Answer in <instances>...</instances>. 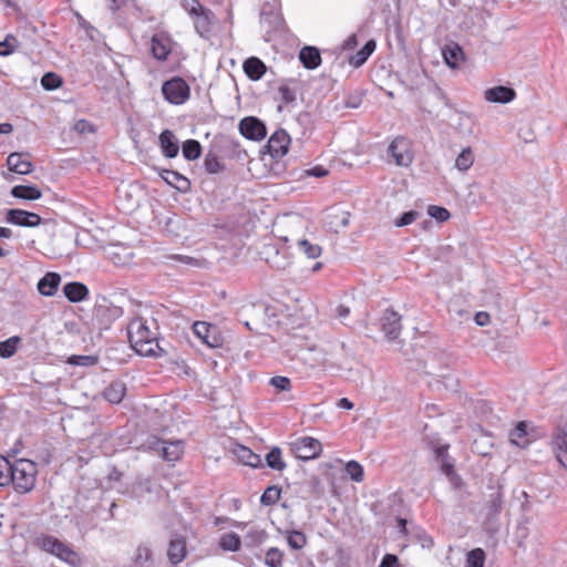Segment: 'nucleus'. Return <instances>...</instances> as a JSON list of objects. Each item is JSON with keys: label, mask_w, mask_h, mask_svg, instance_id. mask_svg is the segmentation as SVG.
<instances>
[{"label": "nucleus", "mask_w": 567, "mask_h": 567, "mask_svg": "<svg viewBox=\"0 0 567 567\" xmlns=\"http://www.w3.org/2000/svg\"><path fill=\"white\" fill-rule=\"evenodd\" d=\"M127 336L132 348L143 357H158L162 349L154 333L142 318L133 319L127 328Z\"/></svg>", "instance_id": "nucleus-1"}, {"label": "nucleus", "mask_w": 567, "mask_h": 567, "mask_svg": "<svg viewBox=\"0 0 567 567\" xmlns=\"http://www.w3.org/2000/svg\"><path fill=\"white\" fill-rule=\"evenodd\" d=\"M37 475L35 463L29 460H18L13 463L12 481L14 489L18 493L24 494L34 487Z\"/></svg>", "instance_id": "nucleus-2"}, {"label": "nucleus", "mask_w": 567, "mask_h": 567, "mask_svg": "<svg viewBox=\"0 0 567 567\" xmlns=\"http://www.w3.org/2000/svg\"><path fill=\"white\" fill-rule=\"evenodd\" d=\"M162 93L171 104L181 105L189 99L190 89L184 79L175 76L163 83Z\"/></svg>", "instance_id": "nucleus-3"}, {"label": "nucleus", "mask_w": 567, "mask_h": 567, "mask_svg": "<svg viewBox=\"0 0 567 567\" xmlns=\"http://www.w3.org/2000/svg\"><path fill=\"white\" fill-rule=\"evenodd\" d=\"M322 450L321 443L310 436L297 439L291 443V451L300 460H312L320 455Z\"/></svg>", "instance_id": "nucleus-4"}, {"label": "nucleus", "mask_w": 567, "mask_h": 567, "mask_svg": "<svg viewBox=\"0 0 567 567\" xmlns=\"http://www.w3.org/2000/svg\"><path fill=\"white\" fill-rule=\"evenodd\" d=\"M260 22L268 28V31H277L282 27L279 0H268L262 3Z\"/></svg>", "instance_id": "nucleus-5"}, {"label": "nucleus", "mask_w": 567, "mask_h": 567, "mask_svg": "<svg viewBox=\"0 0 567 567\" xmlns=\"http://www.w3.org/2000/svg\"><path fill=\"white\" fill-rule=\"evenodd\" d=\"M550 450L559 465L567 471V427H558L554 432Z\"/></svg>", "instance_id": "nucleus-6"}, {"label": "nucleus", "mask_w": 567, "mask_h": 567, "mask_svg": "<svg viewBox=\"0 0 567 567\" xmlns=\"http://www.w3.org/2000/svg\"><path fill=\"white\" fill-rule=\"evenodd\" d=\"M40 544L45 551L58 556L59 558L66 563L74 564L76 559V554L70 548H68L59 539L52 536H45L40 539Z\"/></svg>", "instance_id": "nucleus-7"}, {"label": "nucleus", "mask_w": 567, "mask_h": 567, "mask_svg": "<svg viewBox=\"0 0 567 567\" xmlns=\"http://www.w3.org/2000/svg\"><path fill=\"white\" fill-rule=\"evenodd\" d=\"M239 131L243 136L251 141H261L267 135L265 124L254 116H248L239 122Z\"/></svg>", "instance_id": "nucleus-8"}, {"label": "nucleus", "mask_w": 567, "mask_h": 567, "mask_svg": "<svg viewBox=\"0 0 567 567\" xmlns=\"http://www.w3.org/2000/svg\"><path fill=\"white\" fill-rule=\"evenodd\" d=\"M6 220L9 224L21 227H37L41 224V217L23 209H9L6 214Z\"/></svg>", "instance_id": "nucleus-9"}, {"label": "nucleus", "mask_w": 567, "mask_h": 567, "mask_svg": "<svg viewBox=\"0 0 567 567\" xmlns=\"http://www.w3.org/2000/svg\"><path fill=\"white\" fill-rule=\"evenodd\" d=\"M381 329L388 339H398L402 329L399 313L393 310H385L381 317Z\"/></svg>", "instance_id": "nucleus-10"}, {"label": "nucleus", "mask_w": 567, "mask_h": 567, "mask_svg": "<svg viewBox=\"0 0 567 567\" xmlns=\"http://www.w3.org/2000/svg\"><path fill=\"white\" fill-rule=\"evenodd\" d=\"M389 152L398 166L406 167L412 163V153L409 150L408 142L402 137L393 140L389 146Z\"/></svg>", "instance_id": "nucleus-11"}, {"label": "nucleus", "mask_w": 567, "mask_h": 567, "mask_svg": "<svg viewBox=\"0 0 567 567\" xmlns=\"http://www.w3.org/2000/svg\"><path fill=\"white\" fill-rule=\"evenodd\" d=\"M194 333L208 347L218 348L220 338L217 334V328L204 321H197L193 326Z\"/></svg>", "instance_id": "nucleus-12"}, {"label": "nucleus", "mask_w": 567, "mask_h": 567, "mask_svg": "<svg viewBox=\"0 0 567 567\" xmlns=\"http://www.w3.org/2000/svg\"><path fill=\"white\" fill-rule=\"evenodd\" d=\"M151 51L158 61H165L172 51L171 38L163 33H155L151 39Z\"/></svg>", "instance_id": "nucleus-13"}, {"label": "nucleus", "mask_w": 567, "mask_h": 567, "mask_svg": "<svg viewBox=\"0 0 567 567\" xmlns=\"http://www.w3.org/2000/svg\"><path fill=\"white\" fill-rule=\"evenodd\" d=\"M186 538L182 535H174L168 544L167 557L172 565H177L186 557Z\"/></svg>", "instance_id": "nucleus-14"}, {"label": "nucleus", "mask_w": 567, "mask_h": 567, "mask_svg": "<svg viewBox=\"0 0 567 567\" xmlns=\"http://www.w3.org/2000/svg\"><path fill=\"white\" fill-rule=\"evenodd\" d=\"M289 135L280 130L275 132L268 141V150L272 157H281L288 152Z\"/></svg>", "instance_id": "nucleus-15"}, {"label": "nucleus", "mask_w": 567, "mask_h": 567, "mask_svg": "<svg viewBox=\"0 0 567 567\" xmlns=\"http://www.w3.org/2000/svg\"><path fill=\"white\" fill-rule=\"evenodd\" d=\"M515 96L516 92L514 89L503 85L487 89L484 92L485 100L491 103L506 104L512 102L515 99Z\"/></svg>", "instance_id": "nucleus-16"}, {"label": "nucleus", "mask_w": 567, "mask_h": 567, "mask_svg": "<svg viewBox=\"0 0 567 567\" xmlns=\"http://www.w3.org/2000/svg\"><path fill=\"white\" fill-rule=\"evenodd\" d=\"M7 165L10 172L28 175L33 172V164L21 153H11L7 158Z\"/></svg>", "instance_id": "nucleus-17"}, {"label": "nucleus", "mask_w": 567, "mask_h": 567, "mask_svg": "<svg viewBox=\"0 0 567 567\" xmlns=\"http://www.w3.org/2000/svg\"><path fill=\"white\" fill-rule=\"evenodd\" d=\"M158 141H159V146L162 148L164 156H166L168 158H174L178 155V152H179L178 141L172 131L164 130L161 133Z\"/></svg>", "instance_id": "nucleus-18"}, {"label": "nucleus", "mask_w": 567, "mask_h": 567, "mask_svg": "<svg viewBox=\"0 0 567 567\" xmlns=\"http://www.w3.org/2000/svg\"><path fill=\"white\" fill-rule=\"evenodd\" d=\"M61 282V277L56 272L45 274L38 282V291L45 297L53 296Z\"/></svg>", "instance_id": "nucleus-19"}, {"label": "nucleus", "mask_w": 567, "mask_h": 567, "mask_svg": "<svg viewBox=\"0 0 567 567\" xmlns=\"http://www.w3.org/2000/svg\"><path fill=\"white\" fill-rule=\"evenodd\" d=\"M63 293L71 302H80L87 298L89 289L81 282H68L63 286Z\"/></svg>", "instance_id": "nucleus-20"}, {"label": "nucleus", "mask_w": 567, "mask_h": 567, "mask_svg": "<svg viewBox=\"0 0 567 567\" xmlns=\"http://www.w3.org/2000/svg\"><path fill=\"white\" fill-rule=\"evenodd\" d=\"M234 455L238 458L243 464L250 467H260L262 466V460L260 455L254 453L250 449L238 445L234 449Z\"/></svg>", "instance_id": "nucleus-21"}, {"label": "nucleus", "mask_w": 567, "mask_h": 567, "mask_svg": "<svg viewBox=\"0 0 567 567\" xmlns=\"http://www.w3.org/2000/svg\"><path fill=\"white\" fill-rule=\"evenodd\" d=\"M11 196L24 200H37L42 197V192L32 185H16L10 190Z\"/></svg>", "instance_id": "nucleus-22"}, {"label": "nucleus", "mask_w": 567, "mask_h": 567, "mask_svg": "<svg viewBox=\"0 0 567 567\" xmlns=\"http://www.w3.org/2000/svg\"><path fill=\"white\" fill-rule=\"evenodd\" d=\"M299 59L303 66L309 70L318 68L321 63L320 52L315 47H305L299 53Z\"/></svg>", "instance_id": "nucleus-23"}, {"label": "nucleus", "mask_w": 567, "mask_h": 567, "mask_svg": "<svg viewBox=\"0 0 567 567\" xmlns=\"http://www.w3.org/2000/svg\"><path fill=\"white\" fill-rule=\"evenodd\" d=\"M161 176L168 185L181 192H185L189 187V181L178 172L164 169Z\"/></svg>", "instance_id": "nucleus-24"}, {"label": "nucleus", "mask_w": 567, "mask_h": 567, "mask_svg": "<svg viewBox=\"0 0 567 567\" xmlns=\"http://www.w3.org/2000/svg\"><path fill=\"white\" fill-rule=\"evenodd\" d=\"M244 71L251 80H259L266 72L265 63L258 58H249L244 62Z\"/></svg>", "instance_id": "nucleus-25"}, {"label": "nucleus", "mask_w": 567, "mask_h": 567, "mask_svg": "<svg viewBox=\"0 0 567 567\" xmlns=\"http://www.w3.org/2000/svg\"><path fill=\"white\" fill-rule=\"evenodd\" d=\"M125 384L121 381L112 382L104 391V398L112 404L120 403L125 395Z\"/></svg>", "instance_id": "nucleus-26"}, {"label": "nucleus", "mask_w": 567, "mask_h": 567, "mask_svg": "<svg viewBox=\"0 0 567 567\" xmlns=\"http://www.w3.org/2000/svg\"><path fill=\"white\" fill-rule=\"evenodd\" d=\"M184 452L182 441L163 442L162 454L168 462L177 461Z\"/></svg>", "instance_id": "nucleus-27"}, {"label": "nucleus", "mask_w": 567, "mask_h": 567, "mask_svg": "<svg viewBox=\"0 0 567 567\" xmlns=\"http://www.w3.org/2000/svg\"><path fill=\"white\" fill-rule=\"evenodd\" d=\"M509 441L518 447H526L529 444L527 437V422L517 423L516 427L509 434Z\"/></svg>", "instance_id": "nucleus-28"}, {"label": "nucleus", "mask_w": 567, "mask_h": 567, "mask_svg": "<svg viewBox=\"0 0 567 567\" xmlns=\"http://www.w3.org/2000/svg\"><path fill=\"white\" fill-rule=\"evenodd\" d=\"M474 153L471 147H464L455 158L454 167L462 173L467 172L474 164Z\"/></svg>", "instance_id": "nucleus-29"}, {"label": "nucleus", "mask_w": 567, "mask_h": 567, "mask_svg": "<svg viewBox=\"0 0 567 567\" xmlns=\"http://www.w3.org/2000/svg\"><path fill=\"white\" fill-rule=\"evenodd\" d=\"M375 47V41L369 40L360 51H358L354 55L350 58V64H352L355 68L361 66L373 53Z\"/></svg>", "instance_id": "nucleus-30"}, {"label": "nucleus", "mask_w": 567, "mask_h": 567, "mask_svg": "<svg viewBox=\"0 0 567 567\" xmlns=\"http://www.w3.org/2000/svg\"><path fill=\"white\" fill-rule=\"evenodd\" d=\"M134 567H154L152 551L146 546H140L134 556Z\"/></svg>", "instance_id": "nucleus-31"}, {"label": "nucleus", "mask_w": 567, "mask_h": 567, "mask_svg": "<svg viewBox=\"0 0 567 567\" xmlns=\"http://www.w3.org/2000/svg\"><path fill=\"white\" fill-rule=\"evenodd\" d=\"M240 537L236 533H226L220 537L219 546L224 550L238 551L240 549Z\"/></svg>", "instance_id": "nucleus-32"}, {"label": "nucleus", "mask_w": 567, "mask_h": 567, "mask_svg": "<svg viewBox=\"0 0 567 567\" xmlns=\"http://www.w3.org/2000/svg\"><path fill=\"white\" fill-rule=\"evenodd\" d=\"M21 338L18 336L10 337L9 339L0 342V357L8 359L11 358L18 350Z\"/></svg>", "instance_id": "nucleus-33"}, {"label": "nucleus", "mask_w": 567, "mask_h": 567, "mask_svg": "<svg viewBox=\"0 0 567 567\" xmlns=\"http://www.w3.org/2000/svg\"><path fill=\"white\" fill-rule=\"evenodd\" d=\"M267 465L276 471H284L286 468V463L281 457V450L279 447H272L268 454L266 455Z\"/></svg>", "instance_id": "nucleus-34"}, {"label": "nucleus", "mask_w": 567, "mask_h": 567, "mask_svg": "<svg viewBox=\"0 0 567 567\" xmlns=\"http://www.w3.org/2000/svg\"><path fill=\"white\" fill-rule=\"evenodd\" d=\"M183 156L187 161H194L197 159L202 154V146L200 143L196 140H187L183 144Z\"/></svg>", "instance_id": "nucleus-35"}, {"label": "nucleus", "mask_w": 567, "mask_h": 567, "mask_svg": "<svg viewBox=\"0 0 567 567\" xmlns=\"http://www.w3.org/2000/svg\"><path fill=\"white\" fill-rule=\"evenodd\" d=\"M297 246L299 250L310 259H316L321 255V247L317 244H312L308 239H299Z\"/></svg>", "instance_id": "nucleus-36"}, {"label": "nucleus", "mask_w": 567, "mask_h": 567, "mask_svg": "<svg viewBox=\"0 0 567 567\" xmlns=\"http://www.w3.org/2000/svg\"><path fill=\"white\" fill-rule=\"evenodd\" d=\"M461 55H462V50L457 44L447 45L443 49L444 61L451 68L456 66V63Z\"/></svg>", "instance_id": "nucleus-37"}, {"label": "nucleus", "mask_w": 567, "mask_h": 567, "mask_svg": "<svg viewBox=\"0 0 567 567\" xmlns=\"http://www.w3.org/2000/svg\"><path fill=\"white\" fill-rule=\"evenodd\" d=\"M19 44L20 43L14 35L8 34L4 38V40L0 42V55L1 56L11 55L19 49Z\"/></svg>", "instance_id": "nucleus-38"}, {"label": "nucleus", "mask_w": 567, "mask_h": 567, "mask_svg": "<svg viewBox=\"0 0 567 567\" xmlns=\"http://www.w3.org/2000/svg\"><path fill=\"white\" fill-rule=\"evenodd\" d=\"M287 543L292 549H301L307 544V537L302 532L291 530L287 533Z\"/></svg>", "instance_id": "nucleus-39"}, {"label": "nucleus", "mask_w": 567, "mask_h": 567, "mask_svg": "<svg viewBox=\"0 0 567 567\" xmlns=\"http://www.w3.org/2000/svg\"><path fill=\"white\" fill-rule=\"evenodd\" d=\"M502 493L499 491H495L489 495V499L487 502V515L493 517L501 513L502 511Z\"/></svg>", "instance_id": "nucleus-40"}, {"label": "nucleus", "mask_w": 567, "mask_h": 567, "mask_svg": "<svg viewBox=\"0 0 567 567\" xmlns=\"http://www.w3.org/2000/svg\"><path fill=\"white\" fill-rule=\"evenodd\" d=\"M13 464L6 457H0V486H7L12 481Z\"/></svg>", "instance_id": "nucleus-41"}, {"label": "nucleus", "mask_w": 567, "mask_h": 567, "mask_svg": "<svg viewBox=\"0 0 567 567\" xmlns=\"http://www.w3.org/2000/svg\"><path fill=\"white\" fill-rule=\"evenodd\" d=\"M485 553L481 548L472 549L467 553L466 567H484Z\"/></svg>", "instance_id": "nucleus-42"}, {"label": "nucleus", "mask_w": 567, "mask_h": 567, "mask_svg": "<svg viewBox=\"0 0 567 567\" xmlns=\"http://www.w3.org/2000/svg\"><path fill=\"white\" fill-rule=\"evenodd\" d=\"M284 554L280 549L271 547L266 551L265 564L268 567H282Z\"/></svg>", "instance_id": "nucleus-43"}, {"label": "nucleus", "mask_w": 567, "mask_h": 567, "mask_svg": "<svg viewBox=\"0 0 567 567\" xmlns=\"http://www.w3.org/2000/svg\"><path fill=\"white\" fill-rule=\"evenodd\" d=\"M281 495V489L278 486H269L262 493L260 502L262 505L269 506L276 504Z\"/></svg>", "instance_id": "nucleus-44"}, {"label": "nucleus", "mask_w": 567, "mask_h": 567, "mask_svg": "<svg viewBox=\"0 0 567 567\" xmlns=\"http://www.w3.org/2000/svg\"><path fill=\"white\" fill-rule=\"evenodd\" d=\"M62 80L59 75L52 72L45 73L41 79V85L44 90L52 91L60 87Z\"/></svg>", "instance_id": "nucleus-45"}, {"label": "nucleus", "mask_w": 567, "mask_h": 567, "mask_svg": "<svg viewBox=\"0 0 567 567\" xmlns=\"http://www.w3.org/2000/svg\"><path fill=\"white\" fill-rule=\"evenodd\" d=\"M346 472L350 478L354 482H361L363 480V467L355 461H349L346 465Z\"/></svg>", "instance_id": "nucleus-46"}, {"label": "nucleus", "mask_w": 567, "mask_h": 567, "mask_svg": "<svg viewBox=\"0 0 567 567\" xmlns=\"http://www.w3.org/2000/svg\"><path fill=\"white\" fill-rule=\"evenodd\" d=\"M66 362L72 365L92 367L97 363V358L94 355H71Z\"/></svg>", "instance_id": "nucleus-47"}, {"label": "nucleus", "mask_w": 567, "mask_h": 567, "mask_svg": "<svg viewBox=\"0 0 567 567\" xmlns=\"http://www.w3.org/2000/svg\"><path fill=\"white\" fill-rule=\"evenodd\" d=\"M269 384L278 391H289L291 389V382L287 377H274L269 380Z\"/></svg>", "instance_id": "nucleus-48"}, {"label": "nucleus", "mask_w": 567, "mask_h": 567, "mask_svg": "<svg viewBox=\"0 0 567 567\" xmlns=\"http://www.w3.org/2000/svg\"><path fill=\"white\" fill-rule=\"evenodd\" d=\"M420 214L415 210L405 212L400 218L394 221L396 227L408 226L416 220Z\"/></svg>", "instance_id": "nucleus-49"}, {"label": "nucleus", "mask_w": 567, "mask_h": 567, "mask_svg": "<svg viewBox=\"0 0 567 567\" xmlns=\"http://www.w3.org/2000/svg\"><path fill=\"white\" fill-rule=\"evenodd\" d=\"M429 215L439 221H445L450 217V213L446 208L440 206H430L427 210Z\"/></svg>", "instance_id": "nucleus-50"}, {"label": "nucleus", "mask_w": 567, "mask_h": 567, "mask_svg": "<svg viewBox=\"0 0 567 567\" xmlns=\"http://www.w3.org/2000/svg\"><path fill=\"white\" fill-rule=\"evenodd\" d=\"M266 538V533L262 529L259 528H251L247 535L246 539L250 542V545H258L261 544Z\"/></svg>", "instance_id": "nucleus-51"}, {"label": "nucleus", "mask_w": 567, "mask_h": 567, "mask_svg": "<svg viewBox=\"0 0 567 567\" xmlns=\"http://www.w3.org/2000/svg\"><path fill=\"white\" fill-rule=\"evenodd\" d=\"M280 99L286 104L292 103L296 100V93L287 85H281L278 90Z\"/></svg>", "instance_id": "nucleus-52"}, {"label": "nucleus", "mask_w": 567, "mask_h": 567, "mask_svg": "<svg viewBox=\"0 0 567 567\" xmlns=\"http://www.w3.org/2000/svg\"><path fill=\"white\" fill-rule=\"evenodd\" d=\"M183 7L193 16H199L203 8L197 0H182Z\"/></svg>", "instance_id": "nucleus-53"}, {"label": "nucleus", "mask_w": 567, "mask_h": 567, "mask_svg": "<svg viewBox=\"0 0 567 567\" xmlns=\"http://www.w3.org/2000/svg\"><path fill=\"white\" fill-rule=\"evenodd\" d=\"M205 168L208 173L210 174H215V173H218L219 169H220V163L219 161L217 159L216 156H207L205 158Z\"/></svg>", "instance_id": "nucleus-54"}, {"label": "nucleus", "mask_w": 567, "mask_h": 567, "mask_svg": "<svg viewBox=\"0 0 567 567\" xmlns=\"http://www.w3.org/2000/svg\"><path fill=\"white\" fill-rule=\"evenodd\" d=\"M379 567H401V564L395 555L385 554Z\"/></svg>", "instance_id": "nucleus-55"}, {"label": "nucleus", "mask_w": 567, "mask_h": 567, "mask_svg": "<svg viewBox=\"0 0 567 567\" xmlns=\"http://www.w3.org/2000/svg\"><path fill=\"white\" fill-rule=\"evenodd\" d=\"M74 130L80 134L92 133L94 131L93 125L85 120L78 121L74 125Z\"/></svg>", "instance_id": "nucleus-56"}, {"label": "nucleus", "mask_w": 567, "mask_h": 567, "mask_svg": "<svg viewBox=\"0 0 567 567\" xmlns=\"http://www.w3.org/2000/svg\"><path fill=\"white\" fill-rule=\"evenodd\" d=\"M168 258L177 260V261L188 265V266H197L198 265V260H196L193 257L185 256V255H172Z\"/></svg>", "instance_id": "nucleus-57"}, {"label": "nucleus", "mask_w": 567, "mask_h": 567, "mask_svg": "<svg viewBox=\"0 0 567 567\" xmlns=\"http://www.w3.org/2000/svg\"><path fill=\"white\" fill-rule=\"evenodd\" d=\"M305 173L308 176H313V177L319 178V177L326 176L328 174V171L323 166L317 165L312 168L307 169Z\"/></svg>", "instance_id": "nucleus-58"}, {"label": "nucleus", "mask_w": 567, "mask_h": 567, "mask_svg": "<svg viewBox=\"0 0 567 567\" xmlns=\"http://www.w3.org/2000/svg\"><path fill=\"white\" fill-rule=\"evenodd\" d=\"M441 468H442V472L449 476V477H452L455 473H454V467H453V464L446 462V461H443L442 462V465H441Z\"/></svg>", "instance_id": "nucleus-59"}, {"label": "nucleus", "mask_w": 567, "mask_h": 567, "mask_svg": "<svg viewBox=\"0 0 567 567\" xmlns=\"http://www.w3.org/2000/svg\"><path fill=\"white\" fill-rule=\"evenodd\" d=\"M489 320V316L487 312H478L475 316V321L478 326H485Z\"/></svg>", "instance_id": "nucleus-60"}, {"label": "nucleus", "mask_w": 567, "mask_h": 567, "mask_svg": "<svg viewBox=\"0 0 567 567\" xmlns=\"http://www.w3.org/2000/svg\"><path fill=\"white\" fill-rule=\"evenodd\" d=\"M337 406L340 409L352 410L353 403L349 399L342 398L338 400Z\"/></svg>", "instance_id": "nucleus-61"}, {"label": "nucleus", "mask_w": 567, "mask_h": 567, "mask_svg": "<svg viewBox=\"0 0 567 567\" xmlns=\"http://www.w3.org/2000/svg\"><path fill=\"white\" fill-rule=\"evenodd\" d=\"M358 44L355 34H351L348 37V39L344 41V48L348 50L353 49Z\"/></svg>", "instance_id": "nucleus-62"}, {"label": "nucleus", "mask_w": 567, "mask_h": 567, "mask_svg": "<svg viewBox=\"0 0 567 567\" xmlns=\"http://www.w3.org/2000/svg\"><path fill=\"white\" fill-rule=\"evenodd\" d=\"M337 313H338V317H339V318L343 319V318H346V317H348V316H349L350 310H349V308H347V307H344V306H339V307L337 308Z\"/></svg>", "instance_id": "nucleus-63"}, {"label": "nucleus", "mask_w": 567, "mask_h": 567, "mask_svg": "<svg viewBox=\"0 0 567 567\" xmlns=\"http://www.w3.org/2000/svg\"><path fill=\"white\" fill-rule=\"evenodd\" d=\"M13 130L12 125L10 123H2L0 124V134H8L11 133Z\"/></svg>", "instance_id": "nucleus-64"}]
</instances>
